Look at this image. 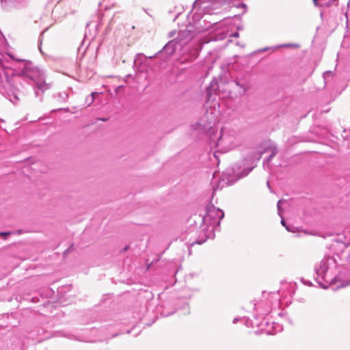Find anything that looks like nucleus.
I'll return each instance as SVG.
<instances>
[{
  "mask_svg": "<svg viewBox=\"0 0 350 350\" xmlns=\"http://www.w3.org/2000/svg\"><path fill=\"white\" fill-rule=\"evenodd\" d=\"M334 256H326L314 266V279L322 288H327L332 284L341 281L340 274H336L338 267Z\"/></svg>",
  "mask_w": 350,
  "mask_h": 350,
  "instance_id": "f257e3e1",
  "label": "nucleus"
},
{
  "mask_svg": "<svg viewBox=\"0 0 350 350\" xmlns=\"http://www.w3.org/2000/svg\"><path fill=\"white\" fill-rule=\"evenodd\" d=\"M18 61L21 62L18 66V74L24 81L33 86L36 96H39L40 92L43 93L49 88V85L45 82V74L42 70L30 61L22 59Z\"/></svg>",
  "mask_w": 350,
  "mask_h": 350,
  "instance_id": "f03ea898",
  "label": "nucleus"
},
{
  "mask_svg": "<svg viewBox=\"0 0 350 350\" xmlns=\"http://www.w3.org/2000/svg\"><path fill=\"white\" fill-rule=\"evenodd\" d=\"M193 36L194 34L191 33L189 27H187L185 30L180 31L178 36L175 39L169 41L158 53L161 55H165V59H167L178 46L182 48L193 38Z\"/></svg>",
  "mask_w": 350,
  "mask_h": 350,
  "instance_id": "7ed1b4c3",
  "label": "nucleus"
},
{
  "mask_svg": "<svg viewBox=\"0 0 350 350\" xmlns=\"http://www.w3.org/2000/svg\"><path fill=\"white\" fill-rule=\"evenodd\" d=\"M278 292L263 293L260 300L254 304V308L261 316L267 315L273 308L280 306V299Z\"/></svg>",
  "mask_w": 350,
  "mask_h": 350,
  "instance_id": "20e7f679",
  "label": "nucleus"
},
{
  "mask_svg": "<svg viewBox=\"0 0 350 350\" xmlns=\"http://www.w3.org/2000/svg\"><path fill=\"white\" fill-rule=\"evenodd\" d=\"M224 216V213L221 209L213 204H208L206 208V214L202 217V224L211 228V230L213 232L220 224V220Z\"/></svg>",
  "mask_w": 350,
  "mask_h": 350,
  "instance_id": "39448f33",
  "label": "nucleus"
},
{
  "mask_svg": "<svg viewBox=\"0 0 350 350\" xmlns=\"http://www.w3.org/2000/svg\"><path fill=\"white\" fill-rule=\"evenodd\" d=\"M236 139L237 135L234 131L222 128L217 146H221L225 149L230 150L237 144Z\"/></svg>",
  "mask_w": 350,
  "mask_h": 350,
  "instance_id": "423d86ee",
  "label": "nucleus"
},
{
  "mask_svg": "<svg viewBox=\"0 0 350 350\" xmlns=\"http://www.w3.org/2000/svg\"><path fill=\"white\" fill-rule=\"evenodd\" d=\"M153 56L146 57L143 53H138L136 55L134 59L133 66L139 72H146L149 66V61Z\"/></svg>",
  "mask_w": 350,
  "mask_h": 350,
  "instance_id": "0eeeda50",
  "label": "nucleus"
},
{
  "mask_svg": "<svg viewBox=\"0 0 350 350\" xmlns=\"http://www.w3.org/2000/svg\"><path fill=\"white\" fill-rule=\"evenodd\" d=\"M219 90L218 82L216 79L211 81L206 88V103L209 102L213 95H217Z\"/></svg>",
  "mask_w": 350,
  "mask_h": 350,
  "instance_id": "6e6552de",
  "label": "nucleus"
},
{
  "mask_svg": "<svg viewBox=\"0 0 350 350\" xmlns=\"http://www.w3.org/2000/svg\"><path fill=\"white\" fill-rule=\"evenodd\" d=\"M212 121L208 118L207 122L204 123L202 120L197 122L196 124V129H202L203 131H206L208 129L211 128Z\"/></svg>",
  "mask_w": 350,
  "mask_h": 350,
  "instance_id": "1a4fd4ad",
  "label": "nucleus"
},
{
  "mask_svg": "<svg viewBox=\"0 0 350 350\" xmlns=\"http://www.w3.org/2000/svg\"><path fill=\"white\" fill-rule=\"evenodd\" d=\"M272 330L267 329V334H275L278 332H280L282 330V326L277 323H273Z\"/></svg>",
  "mask_w": 350,
  "mask_h": 350,
  "instance_id": "9d476101",
  "label": "nucleus"
},
{
  "mask_svg": "<svg viewBox=\"0 0 350 350\" xmlns=\"http://www.w3.org/2000/svg\"><path fill=\"white\" fill-rule=\"evenodd\" d=\"M278 150L276 148H274L272 149V152L270 154V156L267 159V160H265L263 162L264 167L269 168V163L272 159V158L277 154Z\"/></svg>",
  "mask_w": 350,
  "mask_h": 350,
  "instance_id": "9b49d317",
  "label": "nucleus"
},
{
  "mask_svg": "<svg viewBox=\"0 0 350 350\" xmlns=\"http://www.w3.org/2000/svg\"><path fill=\"white\" fill-rule=\"evenodd\" d=\"M283 201L282 200H280L278 202V204H277V207H278V215H280V217L282 218L281 219V224L283 226H286V224L283 218V216H282V214H283V211L282 210L281 208V203Z\"/></svg>",
  "mask_w": 350,
  "mask_h": 350,
  "instance_id": "f8f14e48",
  "label": "nucleus"
},
{
  "mask_svg": "<svg viewBox=\"0 0 350 350\" xmlns=\"http://www.w3.org/2000/svg\"><path fill=\"white\" fill-rule=\"evenodd\" d=\"M323 1V5L326 7H330L334 5L338 0H321Z\"/></svg>",
  "mask_w": 350,
  "mask_h": 350,
  "instance_id": "ddd939ff",
  "label": "nucleus"
},
{
  "mask_svg": "<svg viewBox=\"0 0 350 350\" xmlns=\"http://www.w3.org/2000/svg\"><path fill=\"white\" fill-rule=\"evenodd\" d=\"M235 83L237 85L242 88L244 91H246L249 88V85L247 83H241L239 80H236Z\"/></svg>",
  "mask_w": 350,
  "mask_h": 350,
  "instance_id": "4468645a",
  "label": "nucleus"
},
{
  "mask_svg": "<svg viewBox=\"0 0 350 350\" xmlns=\"http://www.w3.org/2000/svg\"><path fill=\"white\" fill-rule=\"evenodd\" d=\"M350 285V280L346 281H341V283L339 286H338L334 290L338 289L340 288H344Z\"/></svg>",
  "mask_w": 350,
  "mask_h": 350,
  "instance_id": "2eb2a0df",
  "label": "nucleus"
},
{
  "mask_svg": "<svg viewBox=\"0 0 350 350\" xmlns=\"http://www.w3.org/2000/svg\"><path fill=\"white\" fill-rule=\"evenodd\" d=\"M58 97L63 100H66L68 98V94L66 92H61L58 94Z\"/></svg>",
  "mask_w": 350,
  "mask_h": 350,
  "instance_id": "dca6fc26",
  "label": "nucleus"
},
{
  "mask_svg": "<svg viewBox=\"0 0 350 350\" xmlns=\"http://www.w3.org/2000/svg\"><path fill=\"white\" fill-rule=\"evenodd\" d=\"M252 167L250 168L249 170H245L243 172L241 176H239V178L247 176L252 171Z\"/></svg>",
  "mask_w": 350,
  "mask_h": 350,
  "instance_id": "f3484780",
  "label": "nucleus"
},
{
  "mask_svg": "<svg viewBox=\"0 0 350 350\" xmlns=\"http://www.w3.org/2000/svg\"><path fill=\"white\" fill-rule=\"evenodd\" d=\"M198 49H196L195 50V52L192 54V56H191V61H192V60H193V59H196V57H198Z\"/></svg>",
  "mask_w": 350,
  "mask_h": 350,
  "instance_id": "a211bd4d",
  "label": "nucleus"
},
{
  "mask_svg": "<svg viewBox=\"0 0 350 350\" xmlns=\"http://www.w3.org/2000/svg\"><path fill=\"white\" fill-rule=\"evenodd\" d=\"M11 232H0V236H3L5 239H6L7 236L11 234Z\"/></svg>",
  "mask_w": 350,
  "mask_h": 350,
  "instance_id": "6ab92c4d",
  "label": "nucleus"
},
{
  "mask_svg": "<svg viewBox=\"0 0 350 350\" xmlns=\"http://www.w3.org/2000/svg\"><path fill=\"white\" fill-rule=\"evenodd\" d=\"M286 229L288 231V232H294V226H291V225H286L285 226Z\"/></svg>",
  "mask_w": 350,
  "mask_h": 350,
  "instance_id": "aec40b11",
  "label": "nucleus"
},
{
  "mask_svg": "<svg viewBox=\"0 0 350 350\" xmlns=\"http://www.w3.org/2000/svg\"><path fill=\"white\" fill-rule=\"evenodd\" d=\"M282 46H284V47H286V46H293V47H299V44H284L282 45Z\"/></svg>",
  "mask_w": 350,
  "mask_h": 350,
  "instance_id": "412c9836",
  "label": "nucleus"
},
{
  "mask_svg": "<svg viewBox=\"0 0 350 350\" xmlns=\"http://www.w3.org/2000/svg\"><path fill=\"white\" fill-rule=\"evenodd\" d=\"M301 282H302L304 284H306V285H308V286H312V282H310V281H306V280H304V279H303V278L301 279Z\"/></svg>",
  "mask_w": 350,
  "mask_h": 350,
  "instance_id": "4be33fe9",
  "label": "nucleus"
},
{
  "mask_svg": "<svg viewBox=\"0 0 350 350\" xmlns=\"http://www.w3.org/2000/svg\"><path fill=\"white\" fill-rule=\"evenodd\" d=\"M96 94V92H92L91 94V98H90V103L93 102L94 100V95Z\"/></svg>",
  "mask_w": 350,
  "mask_h": 350,
  "instance_id": "5701e85b",
  "label": "nucleus"
},
{
  "mask_svg": "<svg viewBox=\"0 0 350 350\" xmlns=\"http://www.w3.org/2000/svg\"><path fill=\"white\" fill-rule=\"evenodd\" d=\"M239 33H238V32H234V33H233L232 34H231V36H231V37L237 38V37H239Z\"/></svg>",
  "mask_w": 350,
  "mask_h": 350,
  "instance_id": "b1692460",
  "label": "nucleus"
},
{
  "mask_svg": "<svg viewBox=\"0 0 350 350\" xmlns=\"http://www.w3.org/2000/svg\"><path fill=\"white\" fill-rule=\"evenodd\" d=\"M116 17V15H114V16H113V18H111V20L110 23H109V26H111V25H112V23H113V21H114V20H115Z\"/></svg>",
  "mask_w": 350,
  "mask_h": 350,
  "instance_id": "393cba45",
  "label": "nucleus"
},
{
  "mask_svg": "<svg viewBox=\"0 0 350 350\" xmlns=\"http://www.w3.org/2000/svg\"><path fill=\"white\" fill-rule=\"evenodd\" d=\"M204 241H195L194 242H193L191 243V245H193L194 243H198V244H202Z\"/></svg>",
  "mask_w": 350,
  "mask_h": 350,
  "instance_id": "a878e982",
  "label": "nucleus"
},
{
  "mask_svg": "<svg viewBox=\"0 0 350 350\" xmlns=\"http://www.w3.org/2000/svg\"><path fill=\"white\" fill-rule=\"evenodd\" d=\"M239 319L238 318H234V319H233V321H232V323H236L237 322H238V321H239Z\"/></svg>",
  "mask_w": 350,
  "mask_h": 350,
  "instance_id": "bb28decb",
  "label": "nucleus"
},
{
  "mask_svg": "<svg viewBox=\"0 0 350 350\" xmlns=\"http://www.w3.org/2000/svg\"><path fill=\"white\" fill-rule=\"evenodd\" d=\"M239 6H240V7L241 6V7H244V8H245V7H246V5H245V4H244V3H240V4H239V5L238 7H239Z\"/></svg>",
  "mask_w": 350,
  "mask_h": 350,
  "instance_id": "cd10ccee",
  "label": "nucleus"
},
{
  "mask_svg": "<svg viewBox=\"0 0 350 350\" xmlns=\"http://www.w3.org/2000/svg\"><path fill=\"white\" fill-rule=\"evenodd\" d=\"M173 313H174V312H169V313H164L163 314H164L165 316H168V315H170V314H173Z\"/></svg>",
  "mask_w": 350,
  "mask_h": 350,
  "instance_id": "c85d7f7f",
  "label": "nucleus"
},
{
  "mask_svg": "<svg viewBox=\"0 0 350 350\" xmlns=\"http://www.w3.org/2000/svg\"><path fill=\"white\" fill-rule=\"evenodd\" d=\"M313 2H314V4L317 6L318 5V3H317V0H313Z\"/></svg>",
  "mask_w": 350,
  "mask_h": 350,
  "instance_id": "c756f323",
  "label": "nucleus"
},
{
  "mask_svg": "<svg viewBox=\"0 0 350 350\" xmlns=\"http://www.w3.org/2000/svg\"><path fill=\"white\" fill-rule=\"evenodd\" d=\"M174 32H173V31L170 32V37H172L174 36Z\"/></svg>",
  "mask_w": 350,
  "mask_h": 350,
  "instance_id": "7c9ffc66",
  "label": "nucleus"
},
{
  "mask_svg": "<svg viewBox=\"0 0 350 350\" xmlns=\"http://www.w3.org/2000/svg\"><path fill=\"white\" fill-rule=\"evenodd\" d=\"M267 49H268V48H265V49H263L262 51H267Z\"/></svg>",
  "mask_w": 350,
  "mask_h": 350,
  "instance_id": "2f4dec72",
  "label": "nucleus"
},
{
  "mask_svg": "<svg viewBox=\"0 0 350 350\" xmlns=\"http://www.w3.org/2000/svg\"><path fill=\"white\" fill-rule=\"evenodd\" d=\"M267 185L270 188V185H269V181L267 183Z\"/></svg>",
  "mask_w": 350,
  "mask_h": 350,
  "instance_id": "473e14b6",
  "label": "nucleus"
},
{
  "mask_svg": "<svg viewBox=\"0 0 350 350\" xmlns=\"http://www.w3.org/2000/svg\"><path fill=\"white\" fill-rule=\"evenodd\" d=\"M128 249V247H124V250H126Z\"/></svg>",
  "mask_w": 350,
  "mask_h": 350,
  "instance_id": "72a5a7b5",
  "label": "nucleus"
},
{
  "mask_svg": "<svg viewBox=\"0 0 350 350\" xmlns=\"http://www.w3.org/2000/svg\"><path fill=\"white\" fill-rule=\"evenodd\" d=\"M3 122V120H1V119H0V122Z\"/></svg>",
  "mask_w": 350,
  "mask_h": 350,
  "instance_id": "f704fd0d",
  "label": "nucleus"
}]
</instances>
